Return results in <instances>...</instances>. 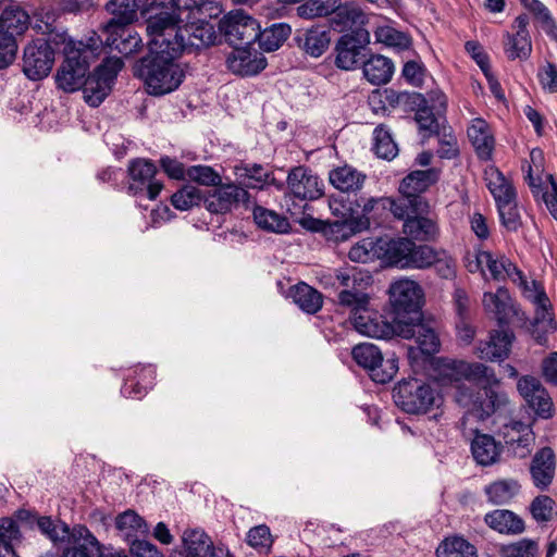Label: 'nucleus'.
<instances>
[{
    "label": "nucleus",
    "mask_w": 557,
    "mask_h": 557,
    "mask_svg": "<svg viewBox=\"0 0 557 557\" xmlns=\"http://www.w3.org/2000/svg\"><path fill=\"white\" fill-rule=\"evenodd\" d=\"M446 370V377L455 388L456 403L467 409L459 426L465 436L474 434L472 456L479 465L491 466L500 456V445L492 435L468 428V423L472 418L485 420L491 417L508 404V396L498 388L500 381L494 369L484 363L453 360Z\"/></svg>",
    "instance_id": "obj_1"
},
{
    "label": "nucleus",
    "mask_w": 557,
    "mask_h": 557,
    "mask_svg": "<svg viewBox=\"0 0 557 557\" xmlns=\"http://www.w3.org/2000/svg\"><path fill=\"white\" fill-rule=\"evenodd\" d=\"M148 36L149 54L135 64L134 75L144 82L148 94L163 96L180 87L185 73L176 62L180 55H172L166 39L157 34Z\"/></svg>",
    "instance_id": "obj_2"
},
{
    "label": "nucleus",
    "mask_w": 557,
    "mask_h": 557,
    "mask_svg": "<svg viewBox=\"0 0 557 557\" xmlns=\"http://www.w3.org/2000/svg\"><path fill=\"white\" fill-rule=\"evenodd\" d=\"M183 21V16L161 11L148 17L147 33L164 37L171 46L172 55H181L189 48L199 49L214 42L215 32L210 23L198 21L180 25Z\"/></svg>",
    "instance_id": "obj_3"
},
{
    "label": "nucleus",
    "mask_w": 557,
    "mask_h": 557,
    "mask_svg": "<svg viewBox=\"0 0 557 557\" xmlns=\"http://www.w3.org/2000/svg\"><path fill=\"white\" fill-rule=\"evenodd\" d=\"M320 283L325 288L339 289L337 301L342 307L364 308L366 289L372 284V276L356 268L327 270L320 275Z\"/></svg>",
    "instance_id": "obj_4"
},
{
    "label": "nucleus",
    "mask_w": 557,
    "mask_h": 557,
    "mask_svg": "<svg viewBox=\"0 0 557 557\" xmlns=\"http://www.w3.org/2000/svg\"><path fill=\"white\" fill-rule=\"evenodd\" d=\"M395 404L405 412L424 414L442 404V396L430 384L417 379L403 381L394 389Z\"/></svg>",
    "instance_id": "obj_5"
},
{
    "label": "nucleus",
    "mask_w": 557,
    "mask_h": 557,
    "mask_svg": "<svg viewBox=\"0 0 557 557\" xmlns=\"http://www.w3.org/2000/svg\"><path fill=\"white\" fill-rule=\"evenodd\" d=\"M92 53L90 47L83 42L78 47L67 48L65 59L55 74L58 88L73 92L83 87L89 69L88 59Z\"/></svg>",
    "instance_id": "obj_6"
},
{
    "label": "nucleus",
    "mask_w": 557,
    "mask_h": 557,
    "mask_svg": "<svg viewBox=\"0 0 557 557\" xmlns=\"http://www.w3.org/2000/svg\"><path fill=\"white\" fill-rule=\"evenodd\" d=\"M123 67L120 58H107L83 84L85 101L91 107H99L111 92L114 81Z\"/></svg>",
    "instance_id": "obj_7"
},
{
    "label": "nucleus",
    "mask_w": 557,
    "mask_h": 557,
    "mask_svg": "<svg viewBox=\"0 0 557 557\" xmlns=\"http://www.w3.org/2000/svg\"><path fill=\"white\" fill-rule=\"evenodd\" d=\"M352 358L369 372L371 379L380 384L393 380L398 371L395 358L384 359L380 348L370 343H363L352 348Z\"/></svg>",
    "instance_id": "obj_8"
},
{
    "label": "nucleus",
    "mask_w": 557,
    "mask_h": 557,
    "mask_svg": "<svg viewBox=\"0 0 557 557\" xmlns=\"http://www.w3.org/2000/svg\"><path fill=\"white\" fill-rule=\"evenodd\" d=\"M388 293L391 305L397 314L396 321L403 320L400 317L404 313L413 314L411 319L419 320L424 293L416 281L397 280L391 284Z\"/></svg>",
    "instance_id": "obj_9"
},
{
    "label": "nucleus",
    "mask_w": 557,
    "mask_h": 557,
    "mask_svg": "<svg viewBox=\"0 0 557 557\" xmlns=\"http://www.w3.org/2000/svg\"><path fill=\"white\" fill-rule=\"evenodd\" d=\"M220 30L233 47L250 46L260 35V24L243 10H236L221 20Z\"/></svg>",
    "instance_id": "obj_10"
},
{
    "label": "nucleus",
    "mask_w": 557,
    "mask_h": 557,
    "mask_svg": "<svg viewBox=\"0 0 557 557\" xmlns=\"http://www.w3.org/2000/svg\"><path fill=\"white\" fill-rule=\"evenodd\" d=\"M370 44V33L361 27L343 35L336 42L335 65L345 71L357 69L361 62V52Z\"/></svg>",
    "instance_id": "obj_11"
},
{
    "label": "nucleus",
    "mask_w": 557,
    "mask_h": 557,
    "mask_svg": "<svg viewBox=\"0 0 557 557\" xmlns=\"http://www.w3.org/2000/svg\"><path fill=\"white\" fill-rule=\"evenodd\" d=\"M54 62V50L45 39H36L24 49L23 72L33 81L48 76Z\"/></svg>",
    "instance_id": "obj_12"
},
{
    "label": "nucleus",
    "mask_w": 557,
    "mask_h": 557,
    "mask_svg": "<svg viewBox=\"0 0 557 557\" xmlns=\"http://www.w3.org/2000/svg\"><path fill=\"white\" fill-rule=\"evenodd\" d=\"M157 169L148 160H133L128 165L129 184L128 190L133 195H143L154 200L163 188V185L154 175Z\"/></svg>",
    "instance_id": "obj_13"
},
{
    "label": "nucleus",
    "mask_w": 557,
    "mask_h": 557,
    "mask_svg": "<svg viewBox=\"0 0 557 557\" xmlns=\"http://www.w3.org/2000/svg\"><path fill=\"white\" fill-rule=\"evenodd\" d=\"M370 298L367 294L364 308L346 307L350 310V319L356 331L362 335L374 338H391L397 334V321L391 324L384 321L381 315L369 310Z\"/></svg>",
    "instance_id": "obj_14"
},
{
    "label": "nucleus",
    "mask_w": 557,
    "mask_h": 557,
    "mask_svg": "<svg viewBox=\"0 0 557 557\" xmlns=\"http://www.w3.org/2000/svg\"><path fill=\"white\" fill-rule=\"evenodd\" d=\"M248 200L249 194L246 188L234 183L222 184L221 182L205 196V206L211 213L225 214Z\"/></svg>",
    "instance_id": "obj_15"
},
{
    "label": "nucleus",
    "mask_w": 557,
    "mask_h": 557,
    "mask_svg": "<svg viewBox=\"0 0 557 557\" xmlns=\"http://www.w3.org/2000/svg\"><path fill=\"white\" fill-rule=\"evenodd\" d=\"M288 194L299 200H315L323 195V182L307 166L293 168L286 180Z\"/></svg>",
    "instance_id": "obj_16"
},
{
    "label": "nucleus",
    "mask_w": 557,
    "mask_h": 557,
    "mask_svg": "<svg viewBox=\"0 0 557 557\" xmlns=\"http://www.w3.org/2000/svg\"><path fill=\"white\" fill-rule=\"evenodd\" d=\"M517 388L529 407L542 419L553 417V400L540 380L531 375L519 379Z\"/></svg>",
    "instance_id": "obj_17"
},
{
    "label": "nucleus",
    "mask_w": 557,
    "mask_h": 557,
    "mask_svg": "<svg viewBox=\"0 0 557 557\" xmlns=\"http://www.w3.org/2000/svg\"><path fill=\"white\" fill-rule=\"evenodd\" d=\"M434 102L428 104V100L421 94H413L411 102L417 106L414 120L421 131L429 135L437 134L440 129V117L446 110V97L443 94H434L431 98Z\"/></svg>",
    "instance_id": "obj_18"
},
{
    "label": "nucleus",
    "mask_w": 557,
    "mask_h": 557,
    "mask_svg": "<svg viewBox=\"0 0 557 557\" xmlns=\"http://www.w3.org/2000/svg\"><path fill=\"white\" fill-rule=\"evenodd\" d=\"M397 335L410 339L416 338L418 348L423 355L432 356L440 350V338L436 332L419 320L397 321Z\"/></svg>",
    "instance_id": "obj_19"
},
{
    "label": "nucleus",
    "mask_w": 557,
    "mask_h": 557,
    "mask_svg": "<svg viewBox=\"0 0 557 557\" xmlns=\"http://www.w3.org/2000/svg\"><path fill=\"white\" fill-rule=\"evenodd\" d=\"M529 16L521 14L516 17L512 28L515 33L504 36V52L508 60H527L532 52V41L528 30Z\"/></svg>",
    "instance_id": "obj_20"
},
{
    "label": "nucleus",
    "mask_w": 557,
    "mask_h": 557,
    "mask_svg": "<svg viewBox=\"0 0 557 557\" xmlns=\"http://www.w3.org/2000/svg\"><path fill=\"white\" fill-rule=\"evenodd\" d=\"M515 334L510 330L491 332L488 339L481 341L475 347L478 358L487 361H503L508 358Z\"/></svg>",
    "instance_id": "obj_21"
},
{
    "label": "nucleus",
    "mask_w": 557,
    "mask_h": 557,
    "mask_svg": "<svg viewBox=\"0 0 557 557\" xmlns=\"http://www.w3.org/2000/svg\"><path fill=\"white\" fill-rule=\"evenodd\" d=\"M248 46H237L227 57L226 63L231 72L242 76L256 75L267 66V60L262 53L247 48Z\"/></svg>",
    "instance_id": "obj_22"
},
{
    "label": "nucleus",
    "mask_w": 557,
    "mask_h": 557,
    "mask_svg": "<svg viewBox=\"0 0 557 557\" xmlns=\"http://www.w3.org/2000/svg\"><path fill=\"white\" fill-rule=\"evenodd\" d=\"M556 460L552 448L544 447L536 451L531 466L530 474L534 486L546 491L555 476Z\"/></svg>",
    "instance_id": "obj_23"
},
{
    "label": "nucleus",
    "mask_w": 557,
    "mask_h": 557,
    "mask_svg": "<svg viewBox=\"0 0 557 557\" xmlns=\"http://www.w3.org/2000/svg\"><path fill=\"white\" fill-rule=\"evenodd\" d=\"M485 267L491 276L496 281L510 280L512 283L523 286L527 281L523 273L505 255H494L486 251L482 255Z\"/></svg>",
    "instance_id": "obj_24"
},
{
    "label": "nucleus",
    "mask_w": 557,
    "mask_h": 557,
    "mask_svg": "<svg viewBox=\"0 0 557 557\" xmlns=\"http://www.w3.org/2000/svg\"><path fill=\"white\" fill-rule=\"evenodd\" d=\"M467 134L474 147L478 158L483 161L491 160L495 147V139L488 123L481 117H475L471 121Z\"/></svg>",
    "instance_id": "obj_25"
},
{
    "label": "nucleus",
    "mask_w": 557,
    "mask_h": 557,
    "mask_svg": "<svg viewBox=\"0 0 557 557\" xmlns=\"http://www.w3.org/2000/svg\"><path fill=\"white\" fill-rule=\"evenodd\" d=\"M337 5L331 13L330 24L337 32H345L364 24L367 17L355 2L337 0Z\"/></svg>",
    "instance_id": "obj_26"
},
{
    "label": "nucleus",
    "mask_w": 557,
    "mask_h": 557,
    "mask_svg": "<svg viewBox=\"0 0 557 557\" xmlns=\"http://www.w3.org/2000/svg\"><path fill=\"white\" fill-rule=\"evenodd\" d=\"M297 46L312 58L321 57L330 45V34L323 27L312 26L300 30L295 36Z\"/></svg>",
    "instance_id": "obj_27"
},
{
    "label": "nucleus",
    "mask_w": 557,
    "mask_h": 557,
    "mask_svg": "<svg viewBox=\"0 0 557 557\" xmlns=\"http://www.w3.org/2000/svg\"><path fill=\"white\" fill-rule=\"evenodd\" d=\"M99 553V542L84 525H75L72 543L63 550L61 557H95Z\"/></svg>",
    "instance_id": "obj_28"
},
{
    "label": "nucleus",
    "mask_w": 557,
    "mask_h": 557,
    "mask_svg": "<svg viewBox=\"0 0 557 557\" xmlns=\"http://www.w3.org/2000/svg\"><path fill=\"white\" fill-rule=\"evenodd\" d=\"M107 32L109 34L106 40L107 45L123 55L137 52L141 46L138 33L129 28L128 25L113 27L107 25Z\"/></svg>",
    "instance_id": "obj_29"
},
{
    "label": "nucleus",
    "mask_w": 557,
    "mask_h": 557,
    "mask_svg": "<svg viewBox=\"0 0 557 557\" xmlns=\"http://www.w3.org/2000/svg\"><path fill=\"white\" fill-rule=\"evenodd\" d=\"M150 5L147 0H110L107 10L112 14L108 23L110 27L129 25L137 17V12L146 11Z\"/></svg>",
    "instance_id": "obj_30"
},
{
    "label": "nucleus",
    "mask_w": 557,
    "mask_h": 557,
    "mask_svg": "<svg viewBox=\"0 0 557 557\" xmlns=\"http://www.w3.org/2000/svg\"><path fill=\"white\" fill-rule=\"evenodd\" d=\"M485 523L500 534L516 535L524 531L522 518L507 509H495L484 517Z\"/></svg>",
    "instance_id": "obj_31"
},
{
    "label": "nucleus",
    "mask_w": 557,
    "mask_h": 557,
    "mask_svg": "<svg viewBox=\"0 0 557 557\" xmlns=\"http://www.w3.org/2000/svg\"><path fill=\"white\" fill-rule=\"evenodd\" d=\"M394 71L393 61L382 54H373L362 63L366 79L376 86L387 84L392 79Z\"/></svg>",
    "instance_id": "obj_32"
},
{
    "label": "nucleus",
    "mask_w": 557,
    "mask_h": 557,
    "mask_svg": "<svg viewBox=\"0 0 557 557\" xmlns=\"http://www.w3.org/2000/svg\"><path fill=\"white\" fill-rule=\"evenodd\" d=\"M438 177L436 169L412 171L401 181L399 191L405 197L420 198L418 195L437 182Z\"/></svg>",
    "instance_id": "obj_33"
},
{
    "label": "nucleus",
    "mask_w": 557,
    "mask_h": 557,
    "mask_svg": "<svg viewBox=\"0 0 557 557\" xmlns=\"http://www.w3.org/2000/svg\"><path fill=\"white\" fill-rule=\"evenodd\" d=\"M435 265L438 271L440 267H444L442 275L449 277L454 274V269L449 264H444L438 259L437 252L428 245H416L412 242V249L407 261V268L425 269Z\"/></svg>",
    "instance_id": "obj_34"
},
{
    "label": "nucleus",
    "mask_w": 557,
    "mask_h": 557,
    "mask_svg": "<svg viewBox=\"0 0 557 557\" xmlns=\"http://www.w3.org/2000/svg\"><path fill=\"white\" fill-rule=\"evenodd\" d=\"M504 437L506 444L517 445L521 451H516L521 458L530 454L531 448L535 441L534 432L530 424H525L521 421H511L505 425Z\"/></svg>",
    "instance_id": "obj_35"
},
{
    "label": "nucleus",
    "mask_w": 557,
    "mask_h": 557,
    "mask_svg": "<svg viewBox=\"0 0 557 557\" xmlns=\"http://www.w3.org/2000/svg\"><path fill=\"white\" fill-rule=\"evenodd\" d=\"M484 180L496 205L502 201L516 199V190L511 182L495 165H488L484 170Z\"/></svg>",
    "instance_id": "obj_36"
},
{
    "label": "nucleus",
    "mask_w": 557,
    "mask_h": 557,
    "mask_svg": "<svg viewBox=\"0 0 557 557\" xmlns=\"http://www.w3.org/2000/svg\"><path fill=\"white\" fill-rule=\"evenodd\" d=\"M366 178V174L347 164L332 170L329 174L330 183L343 193L360 190Z\"/></svg>",
    "instance_id": "obj_37"
},
{
    "label": "nucleus",
    "mask_w": 557,
    "mask_h": 557,
    "mask_svg": "<svg viewBox=\"0 0 557 557\" xmlns=\"http://www.w3.org/2000/svg\"><path fill=\"white\" fill-rule=\"evenodd\" d=\"M235 175L246 188L262 189L275 182L273 173L261 164H243L235 168Z\"/></svg>",
    "instance_id": "obj_38"
},
{
    "label": "nucleus",
    "mask_w": 557,
    "mask_h": 557,
    "mask_svg": "<svg viewBox=\"0 0 557 557\" xmlns=\"http://www.w3.org/2000/svg\"><path fill=\"white\" fill-rule=\"evenodd\" d=\"M135 377H127L121 388L125 397L141 398L153 384L156 369L152 366H143L135 370Z\"/></svg>",
    "instance_id": "obj_39"
},
{
    "label": "nucleus",
    "mask_w": 557,
    "mask_h": 557,
    "mask_svg": "<svg viewBox=\"0 0 557 557\" xmlns=\"http://www.w3.org/2000/svg\"><path fill=\"white\" fill-rule=\"evenodd\" d=\"M289 297L302 311L310 314L318 312L323 305L321 293L304 282L290 287Z\"/></svg>",
    "instance_id": "obj_40"
},
{
    "label": "nucleus",
    "mask_w": 557,
    "mask_h": 557,
    "mask_svg": "<svg viewBox=\"0 0 557 557\" xmlns=\"http://www.w3.org/2000/svg\"><path fill=\"white\" fill-rule=\"evenodd\" d=\"M383 255L381 260L401 269L407 268V261L412 249V242L407 238L384 239L382 243Z\"/></svg>",
    "instance_id": "obj_41"
},
{
    "label": "nucleus",
    "mask_w": 557,
    "mask_h": 557,
    "mask_svg": "<svg viewBox=\"0 0 557 557\" xmlns=\"http://www.w3.org/2000/svg\"><path fill=\"white\" fill-rule=\"evenodd\" d=\"M482 302L485 311L493 314L499 323L504 322L512 310L510 295L504 287H499L495 293H484Z\"/></svg>",
    "instance_id": "obj_42"
},
{
    "label": "nucleus",
    "mask_w": 557,
    "mask_h": 557,
    "mask_svg": "<svg viewBox=\"0 0 557 557\" xmlns=\"http://www.w3.org/2000/svg\"><path fill=\"white\" fill-rule=\"evenodd\" d=\"M253 220L258 227L272 233L285 234L289 231L290 224L287 218L261 206L252 210Z\"/></svg>",
    "instance_id": "obj_43"
},
{
    "label": "nucleus",
    "mask_w": 557,
    "mask_h": 557,
    "mask_svg": "<svg viewBox=\"0 0 557 557\" xmlns=\"http://www.w3.org/2000/svg\"><path fill=\"white\" fill-rule=\"evenodd\" d=\"M21 539L22 533L16 520L12 517L0 518V557H18L14 543Z\"/></svg>",
    "instance_id": "obj_44"
},
{
    "label": "nucleus",
    "mask_w": 557,
    "mask_h": 557,
    "mask_svg": "<svg viewBox=\"0 0 557 557\" xmlns=\"http://www.w3.org/2000/svg\"><path fill=\"white\" fill-rule=\"evenodd\" d=\"M382 243L383 238H363L350 248L348 257L351 261L360 263L381 260L383 255Z\"/></svg>",
    "instance_id": "obj_45"
},
{
    "label": "nucleus",
    "mask_w": 557,
    "mask_h": 557,
    "mask_svg": "<svg viewBox=\"0 0 557 557\" xmlns=\"http://www.w3.org/2000/svg\"><path fill=\"white\" fill-rule=\"evenodd\" d=\"M29 25V15L16 5H10L0 15V27L16 37L22 35Z\"/></svg>",
    "instance_id": "obj_46"
},
{
    "label": "nucleus",
    "mask_w": 557,
    "mask_h": 557,
    "mask_svg": "<svg viewBox=\"0 0 557 557\" xmlns=\"http://www.w3.org/2000/svg\"><path fill=\"white\" fill-rule=\"evenodd\" d=\"M290 33L292 28L288 24L275 23L264 30H260L257 40H259V46L264 51H275L285 42Z\"/></svg>",
    "instance_id": "obj_47"
},
{
    "label": "nucleus",
    "mask_w": 557,
    "mask_h": 557,
    "mask_svg": "<svg viewBox=\"0 0 557 557\" xmlns=\"http://www.w3.org/2000/svg\"><path fill=\"white\" fill-rule=\"evenodd\" d=\"M436 557H478L475 547L461 536L446 537L436 548Z\"/></svg>",
    "instance_id": "obj_48"
},
{
    "label": "nucleus",
    "mask_w": 557,
    "mask_h": 557,
    "mask_svg": "<svg viewBox=\"0 0 557 557\" xmlns=\"http://www.w3.org/2000/svg\"><path fill=\"white\" fill-rule=\"evenodd\" d=\"M437 227L433 220L418 214L404 222V233L413 239L429 240L436 235Z\"/></svg>",
    "instance_id": "obj_49"
},
{
    "label": "nucleus",
    "mask_w": 557,
    "mask_h": 557,
    "mask_svg": "<svg viewBox=\"0 0 557 557\" xmlns=\"http://www.w3.org/2000/svg\"><path fill=\"white\" fill-rule=\"evenodd\" d=\"M38 529L45 534L53 544L72 543V535L74 528L70 529L63 522H55L50 517H40L37 520Z\"/></svg>",
    "instance_id": "obj_50"
},
{
    "label": "nucleus",
    "mask_w": 557,
    "mask_h": 557,
    "mask_svg": "<svg viewBox=\"0 0 557 557\" xmlns=\"http://www.w3.org/2000/svg\"><path fill=\"white\" fill-rule=\"evenodd\" d=\"M519 488L520 486L515 480H500L487 485L485 494L490 503L504 505L518 494Z\"/></svg>",
    "instance_id": "obj_51"
},
{
    "label": "nucleus",
    "mask_w": 557,
    "mask_h": 557,
    "mask_svg": "<svg viewBox=\"0 0 557 557\" xmlns=\"http://www.w3.org/2000/svg\"><path fill=\"white\" fill-rule=\"evenodd\" d=\"M116 528L124 533L127 539H134L138 535H144L148 532V527L145 520L135 511L127 510L116 518Z\"/></svg>",
    "instance_id": "obj_52"
},
{
    "label": "nucleus",
    "mask_w": 557,
    "mask_h": 557,
    "mask_svg": "<svg viewBox=\"0 0 557 557\" xmlns=\"http://www.w3.org/2000/svg\"><path fill=\"white\" fill-rule=\"evenodd\" d=\"M369 228L367 219L352 218L344 221H336L330 225L329 234L336 242H345L351 235Z\"/></svg>",
    "instance_id": "obj_53"
},
{
    "label": "nucleus",
    "mask_w": 557,
    "mask_h": 557,
    "mask_svg": "<svg viewBox=\"0 0 557 557\" xmlns=\"http://www.w3.org/2000/svg\"><path fill=\"white\" fill-rule=\"evenodd\" d=\"M337 0H306L296 9L297 15L305 20L330 16L337 7Z\"/></svg>",
    "instance_id": "obj_54"
},
{
    "label": "nucleus",
    "mask_w": 557,
    "mask_h": 557,
    "mask_svg": "<svg viewBox=\"0 0 557 557\" xmlns=\"http://www.w3.org/2000/svg\"><path fill=\"white\" fill-rule=\"evenodd\" d=\"M392 205V198L371 197L367 199L361 209V215L357 219H367L369 227L371 224H379L380 220L387 215V206Z\"/></svg>",
    "instance_id": "obj_55"
},
{
    "label": "nucleus",
    "mask_w": 557,
    "mask_h": 557,
    "mask_svg": "<svg viewBox=\"0 0 557 557\" xmlns=\"http://www.w3.org/2000/svg\"><path fill=\"white\" fill-rule=\"evenodd\" d=\"M373 150L379 158L392 160L398 153V148L391 133L383 125L375 127L373 132Z\"/></svg>",
    "instance_id": "obj_56"
},
{
    "label": "nucleus",
    "mask_w": 557,
    "mask_h": 557,
    "mask_svg": "<svg viewBox=\"0 0 557 557\" xmlns=\"http://www.w3.org/2000/svg\"><path fill=\"white\" fill-rule=\"evenodd\" d=\"M374 37L377 42L400 50L408 49L411 45L410 38L406 34L387 25L376 27Z\"/></svg>",
    "instance_id": "obj_57"
},
{
    "label": "nucleus",
    "mask_w": 557,
    "mask_h": 557,
    "mask_svg": "<svg viewBox=\"0 0 557 557\" xmlns=\"http://www.w3.org/2000/svg\"><path fill=\"white\" fill-rule=\"evenodd\" d=\"M422 206H424V203L421 198L404 196L403 199L397 201L392 199V205L387 206V212H392L395 218L406 221L407 219H411L413 214L422 212Z\"/></svg>",
    "instance_id": "obj_58"
},
{
    "label": "nucleus",
    "mask_w": 557,
    "mask_h": 557,
    "mask_svg": "<svg viewBox=\"0 0 557 557\" xmlns=\"http://www.w3.org/2000/svg\"><path fill=\"white\" fill-rule=\"evenodd\" d=\"M205 200L200 189L191 185H185L171 197L172 205L181 211L189 210Z\"/></svg>",
    "instance_id": "obj_59"
},
{
    "label": "nucleus",
    "mask_w": 557,
    "mask_h": 557,
    "mask_svg": "<svg viewBox=\"0 0 557 557\" xmlns=\"http://www.w3.org/2000/svg\"><path fill=\"white\" fill-rule=\"evenodd\" d=\"M532 302L535 306V325H543L554 330V323L550 314V301L543 289L536 288L534 295H531Z\"/></svg>",
    "instance_id": "obj_60"
},
{
    "label": "nucleus",
    "mask_w": 557,
    "mask_h": 557,
    "mask_svg": "<svg viewBox=\"0 0 557 557\" xmlns=\"http://www.w3.org/2000/svg\"><path fill=\"white\" fill-rule=\"evenodd\" d=\"M520 2L540 21L546 33L557 39V28L547 7L540 0H520Z\"/></svg>",
    "instance_id": "obj_61"
},
{
    "label": "nucleus",
    "mask_w": 557,
    "mask_h": 557,
    "mask_svg": "<svg viewBox=\"0 0 557 557\" xmlns=\"http://www.w3.org/2000/svg\"><path fill=\"white\" fill-rule=\"evenodd\" d=\"M530 512L536 522H548L556 512V503L547 495H539L531 502Z\"/></svg>",
    "instance_id": "obj_62"
},
{
    "label": "nucleus",
    "mask_w": 557,
    "mask_h": 557,
    "mask_svg": "<svg viewBox=\"0 0 557 557\" xmlns=\"http://www.w3.org/2000/svg\"><path fill=\"white\" fill-rule=\"evenodd\" d=\"M502 554L504 557H536L539 543L535 540L522 539L503 546Z\"/></svg>",
    "instance_id": "obj_63"
},
{
    "label": "nucleus",
    "mask_w": 557,
    "mask_h": 557,
    "mask_svg": "<svg viewBox=\"0 0 557 557\" xmlns=\"http://www.w3.org/2000/svg\"><path fill=\"white\" fill-rule=\"evenodd\" d=\"M186 176L200 185L218 186L222 178L220 174L209 165H193L186 170Z\"/></svg>",
    "instance_id": "obj_64"
}]
</instances>
